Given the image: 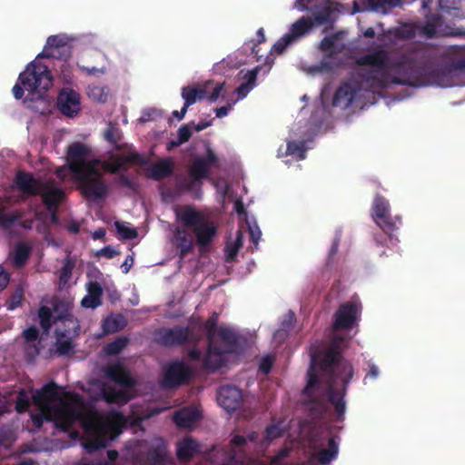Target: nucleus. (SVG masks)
Here are the masks:
<instances>
[{"label":"nucleus","instance_id":"f257e3e1","mask_svg":"<svg viewBox=\"0 0 465 465\" xmlns=\"http://www.w3.org/2000/svg\"><path fill=\"white\" fill-rule=\"evenodd\" d=\"M341 338H334L325 350H310L311 365L302 394L313 405L311 414L315 417H322L326 411L324 395L333 406L338 420H341L345 414L344 398L354 369L341 354Z\"/></svg>","mask_w":465,"mask_h":465},{"label":"nucleus","instance_id":"f03ea898","mask_svg":"<svg viewBox=\"0 0 465 465\" xmlns=\"http://www.w3.org/2000/svg\"><path fill=\"white\" fill-rule=\"evenodd\" d=\"M441 64H436L424 51L415 52L416 73L400 84L451 87L457 84L456 74L465 71V46L450 45L440 55Z\"/></svg>","mask_w":465,"mask_h":465},{"label":"nucleus","instance_id":"7ed1b4c3","mask_svg":"<svg viewBox=\"0 0 465 465\" xmlns=\"http://www.w3.org/2000/svg\"><path fill=\"white\" fill-rule=\"evenodd\" d=\"M356 63L360 66L372 68V71L361 75V80L371 89H384L391 84L416 87V84L398 83L416 73L415 52L392 62L386 50H376L360 56Z\"/></svg>","mask_w":465,"mask_h":465},{"label":"nucleus","instance_id":"20e7f679","mask_svg":"<svg viewBox=\"0 0 465 465\" xmlns=\"http://www.w3.org/2000/svg\"><path fill=\"white\" fill-rule=\"evenodd\" d=\"M175 213L177 221L194 234L200 248H206L213 242L218 228L210 218L190 205L176 209Z\"/></svg>","mask_w":465,"mask_h":465},{"label":"nucleus","instance_id":"39448f33","mask_svg":"<svg viewBox=\"0 0 465 465\" xmlns=\"http://www.w3.org/2000/svg\"><path fill=\"white\" fill-rule=\"evenodd\" d=\"M18 80L20 84H15L12 90L15 99L23 97L24 89L42 94L53 84V77L48 66L36 62L30 63L19 74Z\"/></svg>","mask_w":465,"mask_h":465},{"label":"nucleus","instance_id":"423d86ee","mask_svg":"<svg viewBox=\"0 0 465 465\" xmlns=\"http://www.w3.org/2000/svg\"><path fill=\"white\" fill-rule=\"evenodd\" d=\"M376 224L381 229L382 233L375 235V241L379 244H383V242L388 237L390 242L394 244L398 242V238L394 232L399 229L401 224V220L395 216L393 220L390 213V203L381 194H376L372 203L371 213Z\"/></svg>","mask_w":465,"mask_h":465},{"label":"nucleus","instance_id":"0eeeda50","mask_svg":"<svg viewBox=\"0 0 465 465\" xmlns=\"http://www.w3.org/2000/svg\"><path fill=\"white\" fill-rule=\"evenodd\" d=\"M78 183L83 196L87 200L96 201L104 198L108 193V186L104 180L103 173L97 166L74 175Z\"/></svg>","mask_w":465,"mask_h":465},{"label":"nucleus","instance_id":"6e6552de","mask_svg":"<svg viewBox=\"0 0 465 465\" xmlns=\"http://www.w3.org/2000/svg\"><path fill=\"white\" fill-rule=\"evenodd\" d=\"M189 178L183 180L180 186L184 191H192L195 185H201L202 180L209 178V172L212 166L218 163V157L215 153L208 147L204 156H196L190 161Z\"/></svg>","mask_w":465,"mask_h":465},{"label":"nucleus","instance_id":"1a4fd4ad","mask_svg":"<svg viewBox=\"0 0 465 465\" xmlns=\"http://www.w3.org/2000/svg\"><path fill=\"white\" fill-rule=\"evenodd\" d=\"M83 401L74 395L73 401H61L51 410L53 421L57 428L67 432L73 425L83 417Z\"/></svg>","mask_w":465,"mask_h":465},{"label":"nucleus","instance_id":"9d476101","mask_svg":"<svg viewBox=\"0 0 465 465\" xmlns=\"http://www.w3.org/2000/svg\"><path fill=\"white\" fill-rule=\"evenodd\" d=\"M91 149L84 143L74 142L66 150L67 165L71 173L75 175L81 173L90 166H97L99 160L87 161Z\"/></svg>","mask_w":465,"mask_h":465},{"label":"nucleus","instance_id":"9b49d317","mask_svg":"<svg viewBox=\"0 0 465 465\" xmlns=\"http://www.w3.org/2000/svg\"><path fill=\"white\" fill-rule=\"evenodd\" d=\"M73 40V37L66 35H50L47 38L46 46L38 57L69 60L72 56Z\"/></svg>","mask_w":465,"mask_h":465},{"label":"nucleus","instance_id":"f8f14e48","mask_svg":"<svg viewBox=\"0 0 465 465\" xmlns=\"http://www.w3.org/2000/svg\"><path fill=\"white\" fill-rule=\"evenodd\" d=\"M191 377L190 368L183 361H174L165 369L162 381V387L173 389L179 387L189 381Z\"/></svg>","mask_w":465,"mask_h":465},{"label":"nucleus","instance_id":"ddd939ff","mask_svg":"<svg viewBox=\"0 0 465 465\" xmlns=\"http://www.w3.org/2000/svg\"><path fill=\"white\" fill-rule=\"evenodd\" d=\"M420 32L428 38H433L441 35H465V32L450 31L446 26L443 17L439 14H429L426 15L424 25L420 27Z\"/></svg>","mask_w":465,"mask_h":465},{"label":"nucleus","instance_id":"4468645a","mask_svg":"<svg viewBox=\"0 0 465 465\" xmlns=\"http://www.w3.org/2000/svg\"><path fill=\"white\" fill-rule=\"evenodd\" d=\"M191 334L189 327L175 326L173 328L161 329L158 331L157 341L165 347L181 346L190 341Z\"/></svg>","mask_w":465,"mask_h":465},{"label":"nucleus","instance_id":"2eb2a0df","mask_svg":"<svg viewBox=\"0 0 465 465\" xmlns=\"http://www.w3.org/2000/svg\"><path fill=\"white\" fill-rule=\"evenodd\" d=\"M360 314L358 305L352 302H347L340 305L334 314L333 329H351Z\"/></svg>","mask_w":465,"mask_h":465},{"label":"nucleus","instance_id":"dca6fc26","mask_svg":"<svg viewBox=\"0 0 465 465\" xmlns=\"http://www.w3.org/2000/svg\"><path fill=\"white\" fill-rule=\"evenodd\" d=\"M362 88H368L361 80V83H343L336 90L332 99V105L335 107L348 108L358 96Z\"/></svg>","mask_w":465,"mask_h":465},{"label":"nucleus","instance_id":"f3484780","mask_svg":"<svg viewBox=\"0 0 465 465\" xmlns=\"http://www.w3.org/2000/svg\"><path fill=\"white\" fill-rule=\"evenodd\" d=\"M217 401L227 412L232 413L242 405V391L234 385L222 386L217 391Z\"/></svg>","mask_w":465,"mask_h":465},{"label":"nucleus","instance_id":"a211bd4d","mask_svg":"<svg viewBox=\"0 0 465 465\" xmlns=\"http://www.w3.org/2000/svg\"><path fill=\"white\" fill-rule=\"evenodd\" d=\"M57 107L64 115H75L80 111V94L72 88H62L57 96Z\"/></svg>","mask_w":465,"mask_h":465},{"label":"nucleus","instance_id":"6ab92c4d","mask_svg":"<svg viewBox=\"0 0 465 465\" xmlns=\"http://www.w3.org/2000/svg\"><path fill=\"white\" fill-rule=\"evenodd\" d=\"M59 400L58 386L51 381L35 391L33 395L34 402L41 411H50L54 408V402Z\"/></svg>","mask_w":465,"mask_h":465},{"label":"nucleus","instance_id":"aec40b11","mask_svg":"<svg viewBox=\"0 0 465 465\" xmlns=\"http://www.w3.org/2000/svg\"><path fill=\"white\" fill-rule=\"evenodd\" d=\"M15 183L23 193L31 196L39 195L45 188V183L35 179L32 173L24 171L16 173Z\"/></svg>","mask_w":465,"mask_h":465},{"label":"nucleus","instance_id":"412c9836","mask_svg":"<svg viewBox=\"0 0 465 465\" xmlns=\"http://www.w3.org/2000/svg\"><path fill=\"white\" fill-rule=\"evenodd\" d=\"M104 375L114 383L131 389L135 386V381L129 371L120 363L107 365L104 369Z\"/></svg>","mask_w":465,"mask_h":465},{"label":"nucleus","instance_id":"4be33fe9","mask_svg":"<svg viewBox=\"0 0 465 465\" xmlns=\"http://www.w3.org/2000/svg\"><path fill=\"white\" fill-rule=\"evenodd\" d=\"M232 352V349H224L215 345L213 341L208 342L207 352L203 360V366L209 370H218L224 364L223 355Z\"/></svg>","mask_w":465,"mask_h":465},{"label":"nucleus","instance_id":"5701e85b","mask_svg":"<svg viewBox=\"0 0 465 465\" xmlns=\"http://www.w3.org/2000/svg\"><path fill=\"white\" fill-rule=\"evenodd\" d=\"M173 173V163L170 159H162L153 163L147 170L148 177L154 181H163Z\"/></svg>","mask_w":465,"mask_h":465},{"label":"nucleus","instance_id":"b1692460","mask_svg":"<svg viewBox=\"0 0 465 465\" xmlns=\"http://www.w3.org/2000/svg\"><path fill=\"white\" fill-rule=\"evenodd\" d=\"M199 450L198 442L191 437H186L177 443L176 456L180 461L188 462Z\"/></svg>","mask_w":465,"mask_h":465},{"label":"nucleus","instance_id":"393cba45","mask_svg":"<svg viewBox=\"0 0 465 465\" xmlns=\"http://www.w3.org/2000/svg\"><path fill=\"white\" fill-rule=\"evenodd\" d=\"M147 460L150 465H166L168 461V451L166 443L163 439L152 446L147 451Z\"/></svg>","mask_w":465,"mask_h":465},{"label":"nucleus","instance_id":"a878e982","mask_svg":"<svg viewBox=\"0 0 465 465\" xmlns=\"http://www.w3.org/2000/svg\"><path fill=\"white\" fill-rule=\"evenodd\" d=\"M39 195H41L46 209L50 213H55L57 211L59 203L64 197V193L62 189L59 188L47 189V186L45 185V188L43 189Z\"/></svg>","mask_w":465,"mask_h":465},{"label":"nucleus","instance_id":"bb28decb","mask_svg":"<svg viewBox=\"0 0 465 465\" xmlns=\"http://www.w3.org/2000/svg\"><path fill=\"white\" fill-rule=\"evenodd\" d=\"M312 28L313 24L311 21V17L302 16L291 25L289 32L286 34L294 42L307 35L312 30Z\"/></svg>","mask_w":465,"mask_h":465},{"label":"nucleus","instance_id":"cd10ccee","mask_svg":"<svg viewBox=\"0 0 465 465\" xmlns=\"http://www.w3.org/2000/svg\"><path fill=\"white\" fill-rule=\"evenodd\" d=\"M101 394L107 403L125 404L131 399L127 391H118L106 384L102 385Z\"/></svg>","mask_w":465,"mask_h":465},{"label":"nucleus","instance_id":"c85d7f7f","mask_svg":"<svg viewBox=\"0 0 465 465\" xmlns=\"http://www.w3.org/2000/svg\"><path fill=\"white\" fill-rule=\"evenodd\" d=\"M200 418L196 410L183 408L173 414V422L180 428H190Z\"/></svg>","mask_w":465,"mask_h":465},{"label":"nucleus","instance_id":"c756f323","mask_svg":"<svg viewBox=\"0 0 465 465\" xmlns=\"http://www.w3.org/2000/svg\"><path fill=\"white\" fill-rule=\"evenodd\" d=\"M339 452V444L335 437H331L328 440V448L319 450L315 455V460L321 464H328L332 460L336 459Z\"/></svg>","mask_w":465,"mask_h":465},{"label":"nucleus","instance_id":"7c9ffc66","mask_svg":"<svg viewBox=\"0 0 465 465\" xmlns=\"http://www.w3.org/2000/svg\"><path fill=\"white\" fill-rule=\"evenodd\" d=\"M127 325L126 318L121 314H113L104 319L102 328L104 333H115L125 328Z\"/></svg>","mask_w":465,"mask_h":465},{"label":"nucleus","instance_id":"2f4dec72","mask_svg":"<svg viewBox=\"0 0 465 465\" xmlns=\"http://www.w3.org/2000/svg\"><path fill=\"white\" fill-rule=\"evenodd\" d=\"M175 245L183 258L193 250V240L184 229L177 228L174 232Z\"/></svg>","mask_w":465,"mask_h":465},{"label":"nucleus","instance_id":"473e14b6","mask_svg":"<svg viewBox=\"0 0 465 465\" xmlns=\"http://www.w3.org/2000/svg\"><path fill=\"white\" fill-rule=\"evenodd\" d=\"M55 337H56L55 346H56V351H57L58 354L59 355L69 354L74 349L72 340L75 336L69 335L68 333H64V331H62L60 330V328H57L55 330Z\"/></svg>","mask_w":465,"mask_h":465},{"label":"nucleus","instance_id":"72a5a7b5","mask_svg":"<svg viewBox=\"0 0 465 465\" xmlns=\"http://www.w3.org/2000/svg\"><path fill=\"white\" fill-rule=\"evenodd\" d=\"M118 163L121 164V173H126L129 169V163H134L139 165H145L148 163V159L143 155L131 152L124 155H117Z\"/></svg>","mask_w":465,"mask_h":465},{"label":"nucleus","instance_id":"f704fd0d","mask_svg":"<svg viewBox=\"0 0 465 465\" xmlns=\"http://www.w3.org/2000/svg\"><path fill=\"white\" fill-rule=\"evenodd\" d=\"M62 327H59L62 331L69 335L77 336L79 333L80 325L76 318L65 310L64 314L59 316Z\"/></svg>","mask_w":465,"mask_h":465},{"label":"nucleus","instance_id":"c9c22d12","mask_svg":"<svg viewBox=\"0 0 465 465\" xmlns=\"http://www.w3.org/2000/svg\"><path fill=\"white\" fill-rule=\"evenodd\" d=\"M258 72L259 68L256 67L251 71H248L244 74V82L242 83L235 90L239 98H244L249 94V92L254 87Z\"/></svg>","mask_w":465,"mask_h":465},{"label":"nucleus","instance_id":"e433bc0d","mask_svg":"<svg viewBox=\"0 0 465 465\" xmlns=\"http://www.w3.org/2000/svg\"><path fill=\"white\" fill-rule=\"evenodd\" d=\"M31 253V247L24 242L16 244L13 254L12 263L16 268L23 267L28 261Z\"/></svg>","mask_w":465,"mask_h":465},{"label":"nucleus","instance_id":"4c0bfd02","mask_svg":"<svg viewBox=\"0 0 465 465\" xmlns=\"http://www.w3.org/2000/svg\"><path fill=\"white\" fill-rule=\"evenodd\" d=\"M333 10L329 7L325 6L322 8L321 10L313 13L312 16L311 17V21L313 24V27L316 25H323L327 24H331L333 22L332 18Z\"/></svg>","mask_w":465,"mask_h":465},{"label":"nucleus","instance_id":"58836bf2","mask_svg":"<svg viewBox=\"0 0 465 465\" xmlns=\"http://www.w3.org/2000/svg\"><path fill=\"white\" fill-rule=\"evenodd\" d=\"M128 343V337L118 336L113 341L105 345L104 351L108 355H117L127 346Z\"/></svg>","mask_w":465,"mask_h":465},{"label":"nucleus","instance_id":"ea45409f","mask_svg":"<svg viewBox=\"0 0 465 465\" xmlns=\"http://www.w3.org/2000/svg\"><path fill=\"white\" fill-rule=\"evenodd\" d=\"M104 137L111 145L114 146L116 149H120L118 143L122 139V132L115 124H110L108 125L104 131Z\"/></svg>","mask_w":465,"mask_h":465},{"label":"nucleus","instance_id":"a19ab883","mask_svg":"<svg viewBox=\"0 0 465 465\" xmlns=\"http://www.w3.org/2000/svg\"><path fill=\"white\" fill-rule=\"evenodd\" d=\"M219 336L225 342L224 349H232V352L238 343V336L229 328L221 327L219 329Z\"/></svg>","mask_w":465,"mask_h":465},{"label":"nucleus","instance_id":"79ce46f5","mask_svg":"<svg viewBox=\"0 0 465 465\" xmlns=\"http://www.w3.org/2000/svg\"><path fill=\"white\" fill-rule=\"evenodd\" d=\"M287 154L295 157L296 160H303L306 157V149L303 142L291 141L287 143Z\"/></svg>","mask_w":465,"mask_h":465},{"label":"nucleus","instance_id":"37998d69","mask_svg":"<svg viewBox=\"0 0 465 465\" xmlns=\"http://www.w3.org/2000/svg\"><path fill=\"white\" fill-rule=\"evenodd\" d=\"M114 226L119 236L124 240H133L137 237L138 233L135 228L127 226L124 222H115Z\"/></svg>","mask_w":465,"mask_h":465},{"label":"nucleus","instance_id":"c03bdc74","mask_svg":"<svg viewBox=\"0 0 465 465\" xmlns=\"http://www.w3.org/2000/svg\"><path fill=\"white\" fill-rule=\"evenodd\" d=\"M62 62L59 70V78L64 84H72L74 82V68L68 60H60Z\"/></svg>","mask_w":465,"mask_h":465},{"label":"nucleus","instance_id":"a18cd8bd","mask_svg":"<svg viewBox=\"0 0 465 465\" xmlns=\"http://www.w3.org/2000/svg\"><path fill=\"white\" fill-rule=\"evenodd\" d=\"M40 325L44 331H48L53 324V313L49 307L41 306L38 311Z\"/></svg>","mask_w":465,"mask_h":465},{"label":"nucleus","instance_id":"49530a36","mask_svg":"<svg viewBox=\"0 0 465 465\" xmlns=\"http://www.w3.org/2000/svg\"><path fill=\"white\" fill-rule=\"evenodd\" d=\"M218 314L213 312L205 322L204 329L207 334L208 342L213 341V338L217 329Z\"/></svg>","mask_w":465,"mask_h":465},{"label":"nucleus","instance_id":"de8ad7c7","mask_svg":"<svg viewBox=\"0 0 465 465\" xmlns=\"http://www.w3.org/2000/svg\"><path fill=\"white\" fill-rule=\"evenodd\" d=\"M196 87L185 86L182 89V97L184 100L183 106L188 109L189 106L194 104L197 101Z\"/></svg>","mask_w":465,"mask_h":465},{"label":"nucleus","instance_id":"09e8293b","mask_svg":"<svg viewBox=\"0 0 465 465\" xmlns=\"http://www.w3.org/2000/svg\"><path fill=\"white\" fill-rule=\"evenodd\" d=\"M338 50L336 47L325 51L323 59L321 62V67L326 70H331L336 65V64L333 62L334 59L337 58Z\"/></svg>","mask_w":465,"mask_h":465},{"label":"nucleus","instance_id":"8fccbe9b","mask_svg":"<svg viewBox=\"0 0 465 465\" xmlns=\"http://www.w3.org/2000/svg\"><path fill=\"white\" fill-rule=\"evenodd\" d=\"M114 183L117 185L136 191L138 189V183L131 179L125 173H120L114 179Z\"/></svg>","mask_w":465,"mask_h":465},{"label":"nucleus","instance_id":"3c124183","mask_svg":"<svg viewBox=\"0 0 465 465\" xmlns=\"http://www.w3.org/2000/svg\"><path fill=\"white\" fill-rule=\"evenodd\" d=\"M74 267V262L70 257H66L60 272L61 282H66L70 279Z\"/></svg>","mask_w":465,"mask_h":465},{"label":"nucleus","instance_id":"603ef678","mask_svg":"<svg viewBox=\"0 0 465 465\" xmlns=\"http://www.w3.org/2000/svg\"><path fill=\"white\" fill-rule=\"evenodd\" d=\"M19 219L15 213H6L4 210L0 209V227L5 229L11 228L15 223Z\"/></svg>","mask_w":465,"mask_h":465},{"label":"nucleus","instance_id":"864d4df0","mask_svg":"<svg viewBox=\"0 0 465 465\" xmlns=\"http://www.w3.org/2000/svg\"><path fill=\"white\" fill-rule=\"evenodd\" d=\"M293 41L291 39V37L285 34L283 36H282L280 39L276 41V43L272 46V51L276 54H282L283 51L291 45Z\"/></svg>","mask_w":465,"mask_h":465},{"label":"nucleus","instance_id":"5fc2aeb1","mask_svg":"<svg viewBox=\"0 0 465 465\" xmlns=\"http://www.w3.org/2000/svg\"><path fill=\"white\" fill-rule=\"evenodd\" d=\"M88 94L101 103H104L107 100V94L104 92V88L101 86L89 87Z\"/></svg>","mask_w":465,"mask_h":465},{"label":"nucleus","instance_id":"6e6d98bb","mask_svg":"<svg viewBox=\"0 0 465 465\" xmlns=\"http://www.w3.org/2000/svg\"><path fill=\"white\" fill-rule=\"evenodd\" d=\"M39 414L32 415V421L37 428L42 427L45 420L53 421L52 412L50 411H41Z\"/></svg>","mask_w":465,"mask_h":465},{"label":"nucleus","instance_id":"4d7b16f0","mask_svg":"<svg viewBox=\"0 0 465 465\" xmlns=\"http://www.w3.org/2000/svg\"><path fill=\"white\" fill-rule=\"evenodd\" d=\"M29 405L28 397L24 391H21L16 398L15 410L17 412L22 413L28 409Z\"/></svg>","mask_w":465,"mask_h":465},{"label":"nucleus","instance_id":"13d9d810","mask_svg":"<svg viewBox=\"0 0 465 465\" xmlns=\"http://www.w3.org/2000/svg\"><path fill=\"white\" fill-rule=\"evenodd\" d=\"M87 292L89 295L95 297L98 300H102L103 288L97 282H90L87 285Z\"/></svg>","mask_w":465,"mask_h":465},{"label":"nucleus","instance_id":"bf43d9fd","mask_svg":"<svg viewBox=\"0 0 465 465\" xmlns=\"http://www.w3.org/2000/svg\"><path fill=\"white\" fill-rule=\"evenodd\" d=\"M192 137V131L188 124L182 125L177 131L178 143H184Z\"/></svg>","mask_w":465,"mask_h":465},{"label":"nucleus","instance_id":"052dcab7","mask_svg":"<svg viewBox=\"0 0 465 465\" xmlns=\"http://www.w3.org/2000/svg\"><path fill=\"white\" fill-rule=\"evenodd\" d=\"M104 446H105V442H104V439L100 438V437H96L93 440H90L84 444V448L89 452L98 450L101 448H104Z\"/></svg>","mask_w":465,"mask_h":465},{"label":"nucleus","instance_id":"680f3d73","mask_svg":"<svg viewBox=\"0 0 465 465\" xmlns=\"http://www.w3.org/2000/svg\"><path fill=\"white\" fill-rule=\"evenodd\" d=\"M338 39L337 35H332L330 36H325L321 42L319 48L322 51H328L335 47V42Z\"/></svg>","mask_w":465,"mask_h":465},{"label":"nucleus","instance_id":"e2e57ef3","mask_svg":"<svg viewBox=\"0 0 465 465\" xmlns=\"http://www.w3.org/2000/svg\"><path fill=\"white\" fill-rule=\"evenodd\" d=\"M81 305L84 308L95 309L102 305V300L87 294L82 299Z\"/></svg>","mask_w":465,"mask_h":465},{"label":"nucleus","instance_id":"0e129e2a","mask_svg":"<svg viewBox=\"0 0 465 465\" xmlns=\"http://www.w3.org/2000/svg\"><path fill=\"white\" fill-rule=\"evenodd\" d=\"M103 169L112 174L120 173L121 164L118 163V158L115 156L112 162H106L103 164Z\"/></svg>","mask_w":465,"mask_h":465},{"label":"nucleus","instance_id":"69168bd1","mask_svg":"<svg viewBox=\"0 0 465 465\" xmlns=\"http://www.w3.org/2000/svg\"><path fill=\"white\" fill-rule=\"evenodd\" d=\"M39 331L35 326H31L23 331V337L28 342L35 341L38 339Z\"/></svg>","mask_w":465,"mask_h":465},{"label":"nucleus","instance_id":"338daca9","mask_svg":"<svg viewBox=\"0 0 465 465\" xmlns=\"http://www.w3.org/2000/svg\"><path fill=\"white\" fill-rule=\"evenodd\" d=\"M295 322V313L292 311H289L288 313L284 316L283 321L282 322V327L284 330H289L292 327H293Z\"/></svg>","mask_w":465,"mask_h":465},{"label":"nucleus","instance_id":"774afa93","mask_svg":"<svg viewBox=\"0 0 465 465\" xmlns=\"http://www.w3.org/2000/svg\"><path fill=\"white\" fill-rule=\"evenodd\" d=\"M272 368V359L269 356L263 357L259 364V370L264 373L268 374Z\"/></svg>","mask_w":465,"mask_h":465}]
</instances>
